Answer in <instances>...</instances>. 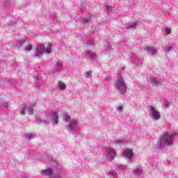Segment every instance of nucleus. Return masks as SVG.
Instances as JSON below:
<instances>
[{"mask_svg": "<svg viewBox=\"0 0 178 178\" xmlns=\"http://www.w3.org/2000/svg\"><path fill=\"white\" fill-rule=\"evenodd\" d=\"M111 10H112V7H111V6H107V10H108V12H111Z\"/></svg>", "mask_w": 178, "mask_h": 178, "instance_id": "obj_36", "label": "nucleus"}, {"mask_svg": "<svg viewBox=\"0 0 178 178\" xmlns=\"http://www.w3.org/2000/svg\"><path fill=\"white\" fill-rule=\"evenodd\" d=\"M24 42H26L24 40H22L17 43H14L13 47H14V48H20V47H23V44H24Z\"/></svg>", "mask_w": 178, "mask_h": 178, "instance_id": "obj_19", "label": "nucleus"}, {"mask_svg": "<svg viewBox=\"0 0 178 178\" xmlns=\"http://www.w3.org/2000/svg\"><path fill=\"white\" fill-rule=\"evenodd\" d=\"M31 49H33V46L31 45V44H28L26 48L24 49V51H31Z\"/></svg>", "mask_w": 178, "mask_h": 178, "instance_id": "obj_28", "label": "nucleus"}, {"mask_svg": "<svg viewBox=\"0 0 178 178\" xmlns=\"http://www.w3.org/2000/svg\"><path fill=\"white\" fill-rule=\"evenodd\" d=\"M143 173V170L140 168H136L133 169V175H138Z\"/></svg>", "mask_w": 178, "mask_h": 178, "instance_id": "obj_18", "label": "nucleus"}, {"mask_svg": "<svg viewBox=\"0 0 178 178\" xmlns=\"http://www.w3.org/2000/svg\"><path fill=\"white\" fill-rule=\"evenodd\" d=\"M41 174L43 176H49V178H60L62 177V175L60 173L57 172L56 174H54V170L52 168H47L45 170H42L41 171Z\"/></svg>", "mask_w": 178, "mask_h": 178, "instance_id": "obj_5", "label": "nucleus"}, {"mask_svg": "<svg viewBox=\"0 0 178 178\" xmlns=\"http://www.w3.org/2000/svg\"><path fill=\"white\" fill-rule=\"evenodd\" d=\"M51 51L52 45H51V44H49L47 48L44 47V44H40L38 46V49H36L35 56H36V58H41L44 52H45V54H51Z\"/></svg>", "mask_w": 178, "mask_h": 178, "instance_id": "obj_3", "label": "nucleus"}, {"mask_svg": "<svg viewBox=\"0 0 178 178\" xmlns=\"http://www.w3.org/2000/svg\"><path fill=\"white\" fill-rule=\"evenodd\" d=\"M50 163V166H54V168H56L58 170H63V166L59 165L58 162H56L55 160H51L49 161Z\"/></svg>", "mask_w": 178, "mask_h": 178, "instance_id": "obj_10", "label": "nucleus"}, {"mask_svg": "<svg viewBox=\"0 0 178 178\" xmlns=\"http://www.w3.org/2000/svg\"><path fill=\"white\" fill-rule=\"evenodd\" d=\"M91 74H92V73H91L90 71L86 72V73L85 74L86 78V79H88V78L91 77Z\"/></svg>", "mask_w": 178, "mask_h": 178, "instance_id": "obj_30", "label": "nucleus"}, {"mask_svg": "<svg viewBox=\"0 0 178 178\" xmlns=\"http://www.w3.org/2000/svg\"><path fill=\"white\" fill-rule=\"evenodd\" d=\"M148 83L153 84V86H161L162 84V81L158 78L149 77L147 79Z\"/></svg>", "mask_w": 178, "mask_h": 178, "instance_id": "obj_8", "label": "nucleus"}, {"mask_svg": "<svg viewBox=\"0 0 178 178\" xmlns=\"http://www.w3.org/2000/svg\"><path fill=\"white\" fill-rule=\"evenodd\" d=\"M115 87L118 91L120 92V94H126L127 92V86H126V82H124V79L123 77L120 76L117 79L115 83Z\"/></svg>", "mask_w": 178, "mask_h": 178, "instance_id": "obj_2", "label": "nucleus"}, {"mask_svg": "<svg viewBox=\"0 0 178 178\" xmlns=\"http://www.w3.org/2000/svg\"><path fill=\"white\" fill-rule=\"evenodd\" d=\"M114 144H118V145H123L124 144V140L120 139L114 141Z\"/></svg>", "mask_w": 178, "mask_h": 178, "instance_id": "obj_25", "label": "nucleus"}, {"mask_svg": "<svg viewBox=\"0 0 178 178\" xmlns=\"http://www.w3.org/2000/svg\"><path fill=\"white\" fill-rule=\"evenodd\" d=\"M176 134H169L166 132L163 134L162 138H160L157 142V149L163 148L165 145H172L173 144V138H175Z\"/></svg>", "mask_w": 178, "mask_h": 178, "instance_id": "obj_1", "label": "nucleus"}, {"mask_svg": "<svg viewBox=\"0 0 178 178\" xmlns=\"http://www.w3.org/2000/svg\"><path fill=\"white\" fill-rule=\"evenodd\" d=\"M90 19H91V15H88L85 16L83 19V24L88 23V22H90Z\"/></svg>", "mask_w": 178, "mask_h": 178, "instance_id": "obj_21", "label": "nucleus"}, {"mask_svg": "<svg viewBox=\"0 0 178 178\" xmlns=\"http://www.w3.org/2000/svg\"><path fill=\"white\" fill-rule=\"evenodd\" d=\"M24 178H29V177H27V176H25Z\"/></svg>", "mask_w": 178, "mask_h": 178, "instance_id": "obj_40", "label": "nucleus"}, {"mask_svg": "<svg viewBox=\"0 0 178 178\" xmlns=\"http://www.w3.org/2000/svg\"><path fill=\"white\" fill-rule=\"evenodd\" d=\"M54 20H50V23H53Z\"/></svg>", "mask_w": 178, "mask_h": 178, "instance_id": "obj_39", "label": "nucleus"}, {"mask_svg": "<svg viewBox=\"0 0 178 178\" xmlns=\"http://www.w3.org/2000/svg\"><path fill=\"white\" fill-rule=\"evenodd\" d=\"M123 155L125 156V158L131 159V158H133V150L128 149L123 152Z\"/></svg>", "mask_w": 178, "mask_h": 178, "instance_id": "obj_12", "label": "nucleus"}, {"mask_svg": "<svg viewBox=\"0 0 178 178\" xmlns=\"http://www.w3.org/2000/svg\"><path fill=\"white\" fill-rule=\"evenodd\" d=\"M107 154L111 159H115V157L116 156V151L112 148H108L107 150Z\"/></svg>", "mask_w": 178, "mask_h": 178, "instance_id": "obj_14", "label": "nucleus"}, {"mask_svg": "<svg viewBox=\"0 0 178 178\" xmlns=\"http://www.w3.org/2000/svg\"><path fill=\"white\" fill-rule=\"evenodd\" d=\"M1 106H3V108H8L9 105L8 104V103H4L2 104H0Z\"/></svg>", "mask_w": 178, "mask_h": 178, "instance_id": "obj_33", "label": "nucleus"}, {"mask_svg": "<svg viewBox=\"0 0 178 178\" xmlns=\"http://www.w3.org/2000/svg\"><path fill=\"white\" fill-rule=\"evenodd\" d=\"M172 30L170 29V28L169 27H166L165 29H164V33H165V34L167 35H169L170 34Z\"/></svg>", "mask_w": 178, "mask_h": 178, "instance_id": "obj_27", "label": "nucleus"}, {"mask_svg": "<svg viewBox=\"0 0 178 178\" xmlns=\"http://www.w3.org/2000/svg\"><path fill=\"white\" fill-rule=\"evenodd\" d=\"M106 49L108 51L112 49V45L111 44H109V43H107V48H106Z\"/></svg>", "mask_w": 178, "mask_h": 178, "instance_id": "obj_34", "label": "nucleus"}, {"mask_svg": "<svg viewBox=\"0 0 178 178\" xmlns=\"http://www.w3.org/2000/svg\"><path fill=\"white\" fill-rule=\"evenodd\" d=\"M119 173H120L119 170H111L108 172V175L110 177H116Z\"/></svg>", "mask_w": 178, "mask_h": 178, "instance_id": "obj_16", "label": "nucleus"}, {"mask_svg": "<svg viewBox=\"0 0 178 178\" xmlns=\"http://www.w3.org/2000/svg\"><path fill=\"white\" fill-rule=\"evenodd\" d=\"M49 118L53 124H58L59 123V115L56 111H52L49 115Z\"/></svg>", "mask_w": 178, "mask_h": 178, "instance_id": "obj_7", "label": "nucleus"}, {"mask_svg": "<svg viewBox=\"0 0 178 178\" xmlns=\"http://www.w3.org/2000/svg\"><path fill=\"white\" fill-rule=\"evenodd\" d=\"M118 170H120L121 173H124V170H126V165H120L118 166Z\"/></svg>", "mask_w": 178, "mask_h": 178, "instance_id": "obj_24", "label": "nucleus"}, {"mask_svg": "<svg viewBox=\"0 0 178 178\" xmlns=\"http://www.w3.org/2000/svg\"><path fill=\"white\" fill-rule=\"evenodd\" d=\"M131 63L136 65V66H141L143 65V59L138 60V58H136L135 56L131 59Z\"/></svg>", "mask_w": 178, "mask_h": 178, "instance_id": "obj_13", "label": "nucleus"}, {"mask_svg": "<svg viewBox=\"0 0 178 178\" xmlns=\"http://www.w3.org/2000/svg\"><path fill=\"white\" fill-rule=\"evenodd\" d=\"M34 108V105L27 106L26 107V105L22 104L19 107V115H26V109H27L29 115H33L34 113V110L33 109Z\"/></svg>", "mask_w": 178, "mask_h": 178, "instance_id": "obj_6", "label": "nucleus"}, {"mask_svg": "<svg viewBox=\"0 0 178 178\" xmlns=\"http://www.w3.org/2000/svg\"><path fill=\"white\" fill-rule=\"evenodd\" d=\"M63 119L66 123H70V117L69 115H67V113L64 114Z\"/></svg>", "mask_w": 178, "mask_h": 178, "instance_id": "obj_23", "label": "nucleus"}, {"mask_svg": "<svg viewBox=\"0 0 178 178\" xmlns=\"http://www.w3.org/2000/svg\"><path fill=\"white\" fill-rule=\"evenodd\" d=\"M26 138H28V140H31V138H34V134H26Z\"/></svg>", "mask_w": 178, "mask_h": 178, "instance_id": "obj_29", "label": "nucleus"}, {"mask_svg": "<svg viewBox=\"0 0 178 178\" xmlns=\"http://www.w3.org/2000/svg\"><path fill=\"white\" fill-rule=\"evenodd\" d=\"M136 27H137V23L128 24V29H136Z\"/></svg>", "mask_w": 178, "mask_h": 178, "instance_id": "obj_26", "label": "nucleus"}, {"mask_svg": "<svg viewBox=\"0 0 178 178\" xmlns=\"http://www.w3.org/2000/svg\"><path fill=\"white\" fill-rule=\"evenodd\" d=\"M86 44L88 47V45H92V44H94V42L92 40H88L86 41Z\"/></svg>", "mask_w": 178, "mask_h": 178, "instance_id": "obj_31", "label": "nucleus"}, {"mask_svg": "<svg viewBox=\"0 0 178 178\" xmlns=\"http://www.w3.org/2000/svg\"><path fill=\"white\" fill-rule=\"evenodd\" d=\"M51 120L49 119L42 120L41 118H38L35 120V123L37 124H41L42 123L44 126H47V124H49Z\"/></svg>", "mask_w": 178, "mask_h": 178, "instance_id": "obj_11", "label": "nucleus"}, {"mask_svg": "<svg viewBox=\"0 0 178 178\" xmlns=\"http://www.w3.org/2000/svg\"><path fill=\"white\" fill-rule=\"evenodd\" d=\"M122 110H123V107L122 106L117 107V111H118V112H122Z\"/></svg>", "mask_w": 178, "mask_h": 178, "instance_id": "obj_35", "label": "nucleus"}, {"mask_svg": "<svg viewBox=\"0 0 178 178\" xmlns=\"http://www.w3.org/2000/svg\"><path fill=\"white\" fill-rule=\"evenodd\" d=\"M87 55L90 59H97V54L95 53H92V51H88Z\"/></svg>", "mask_w": 178, "mask_h": 178, "instance_id": "obj_17", "label": "nucleus"}, {"mask_svg": "<svg viewBox=\"0 0 178 178\" xmlns=\"http://www.w3.org/2000/svg\"><path fill=\"white\" fill-rule=\"evenodd\" d=\"M4 5H5V6H7L8 3H5Z\"/></svg>", "mask_w": 178, "mask_h": 178, "instance_id": "obj_41", "label": "nucleus"}, {"mask_svg": "<svg viewBox=\"0 0 178 178\" xmlns=\"http://www.w3.org/2000/svg\"><path fill=\"white\" fill-rule=\"evenodd\" d=\"M63 66V64L62 63V62L58 61L56 63V66L54 67L53 70L54 72H59V70L62 69Z\"/></svg>", "mask_w": 178, "mask_h": 178, "instance_id": "obj_15", "label": "nucleus"}, {"mask_svg": "<svg viewBox=\"0 0 178 178\" xmlns=\"http://www.w3.org/2000/svg\"><path fill=\"white\" fill-rule=\"evenodd\" d=\"M172 50V47H168L164 49L165 52H170Z\"/></svg>", "mask_w": 178, "mask_h": 178, "instance_id": "obj_32", "label": "nucleus"}, {"mask_svg": "<svg viewBox=\"0 0 178 178\" xmlns=\"http://www.w3.org/2000/svg\"><path fill=\"white\" fill-rule=\"evenodd\" d=\"M147 112H149V116L153 119L154 120H159L161 119V113L155 107L152 106H149L148 107Z\"/></svg>", "mask_w": 178, "mask_h": 178, "instance_id": "obj_4", "label": "nucleus"}, {"mask_svg": "<svg viewBox=\"0 0 178 178\" xmlns=\"http://www.w3.org/2000/svg\"><path fill=\"white\" fill-rule=\"evenodd\" d=\"M145 50L149 54V55H155V54H156V50L151 47H147Z\"/></svg>", "mask_w": 178, "mask_h": 178, "instance_id": "obj_20", "label": "nucleus"}, {"mask_svg": "<svg viewBox=\"0 0 178 178\" xmlns=\"http://www.w3.org/2000/svg\"><path fill=\"white\" fill-rule=\"evenodd\" d=\"M165 106H166V108L169 107V103H166Z\"/></svg>", "mask_w": 178, "mask_h": 178, "instance_id": "obj_38", "label": "nucleus"}, {"mask_svg": "<svg viewBox=\"0 0 178 178\" xmlns=\"http://www.w3.org/2000/svg\"><path fill=\"white\" fill-rule=\"evenodd\" d=\"M70 130H79V122L76 120H72L69 124Z\"/></svg>", "mask_w": 178, "mask_h": 178, "instance_id": "obj_9", "label": "nucleus"}, {"mask_svg": "<svg viewBox=\"0 0 178 178\" xmlns=\"http://www.w3.org/2000/svg\"><path fill=\"white\" fill-rule=\"evenodd\" d=\"M58 87L61 91H65L66 90V85L63 82H58Z\"/></svg>", "mask_w": 178, "mask_h": 178, "instance_id": "obj_22", "label": "nucleus"}, {"mask_svg": "<svg viewBox=\"0 0 178 178\" xmlns=\"http://www.w3.org/2000/svg\"><path fill=\"white\" fill-rule=\"evenodd\" d=\"M105 79H106V81H109V80H111V78H109L108 76L106 77Z\"/></svg>", "mask_w": 178, "mask_h": 178, "instance_id": "obj_37", "label": "nucleus"}]
</instances>
